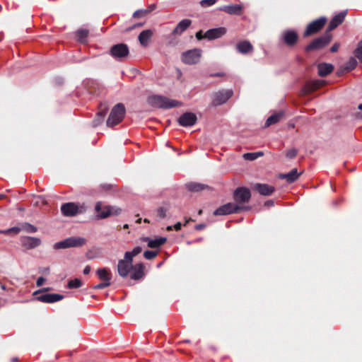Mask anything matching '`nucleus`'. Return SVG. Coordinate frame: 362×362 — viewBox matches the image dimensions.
Here are the masks:
<instances>
[{
  "instance_id": "1",
  "label": "nucleus",
  "mask_w": 362,
  "mask_h": 362,
  "mask_svg": "<svg viewBox=\"0 0 362 362\" xmlns=\"http://www.w3.org/2000/svg\"><path fill=\"white\" fill-rule=\"evenodd\" d=\"M147 102L153 107L163 109H170L182 105V103L178 100H172L167 97L158 95L149 96L147 99Z\"/></svg>"
},
{
  "instance_id": "2",
  "label": "nucleus",
  "mask_w": 362,
  "mask_h": 362,
  "mask_svg": "<svg viewBox=\"0 0 362 362\" xmlns=\"http://www.w3.org/2000/svg\"><path fill=\"white\" fill-rule=\"evenodd\" d=\"M332 40V33L325 32L324 35L313 39L305 46V50L307 52H310L315 50L322 49L327 47L331 42Z\"/></svg>"
},
{
  "instance_id": "3",
  "label": "nucleus",
  "mask_w": 362,
  "mask_h": 362,
  "mask_svg": "<svg viewBox=\"0 0 362 362\" xmlns=\"http://www.w3.org/2000/svg\"><path fill=\"white\" fill-rule=\"evenodd\" d=\"M126 112L125 107L122 103H118L113 107L107 120V126L112 127L122 121Z\"/></svg>"
},
{
  "instance_id": "4",
  "label": "nucleus",
  "mask_w": 362,
  "mask_h": 362,
  "mask_svg": "<svg viewBox=\"0 0 362 362\" xmlns=\"http://www.w3.org/2000/svg\"><path fill=\"white\" fill-rule=\"evenodd\" d=\"M86 243V240L81 237L72 236L62 241L56 243L53 245L54 250L67 249L71 247H82Z\"/></svg>"
},
{
  "instance_id": "5",
  "label": "nucleus",
  "mask_w": 362,
  "mask_h": 362,
  "mask_svg": "<svg viewBox=\"0 0 362 362\" xmlns=\"http://www.w3.org/2000/svg\"><path fill=\"white\" fill-rule=\"evenodd\" d=\"M250 208L249 206H240L235 203L229 202L216 209L214 212V216H225L230 214H238L243 211H247Z\"/></svg>"
},
{
  "instance_id": "6",
  "label": "nucleus",
  "mask_w": 362,
  "mask_h": 362,
  "mask_svg": "<svg viewBox=\"0 0 362 362\" xmlns=\"http://www.w3.org/2000/svg\"><path fill=\"white\" fill-rule=\"evenodd\" d=\"M86 211L85 205L74 202L64 203L61 206V212L64 216H74L78 214H83Z\"/></svg>"
},
{
  "instance_id": "7",
  "label": "nucleus",
  "mask_w": 362,
  "mask_h": 362,
  "mask_svg": "<svg viewBox=\"0 0 362 362\" xmlns=\"http://www.w3.org/2000/svg\"><path fill=\"white\" fill-rule=\"evenodd\" d=\"M327 21V18L325 16L313 21L307 25L303 33V37H306L318 33L324 28Z\"/></svg>"
},
{
  "instance_id": "8",
  "label": "nucleus",
  "mask_w": 362,
  "mask_h": 362,
  "mask_svg": "<svg viewBox=\"0 0 362 362\" xmlns=\"http://www.w3.org/2000/svg\"><path fill=\"white\" fill-rule=\"evenodd\" d=\"M95 211L97 213V218L98 219H103L107 218L112 214L117 215L120 214V209H114L110 206L103 205L101 202H98L95 206Z\"/></svg>"
},
{
  "instance_id": "9",
  "label": "nucleus",
  "mask_w": 362,
  "mask_h": 362,
  "mask_svg": "<svg viewBox=\"0 0 362 362\" xmlns=\"http://www.w3.org/2000/svg\"><path fill=\"white\" fill-rule=\"evenodd\" d=\"M233 197L235 204L243 206L250 200L251 192L247 187H239L235 189Z\"/></svg>"
},
{
  "instance_id": "10",
  "label": "nucleus",
  "mask_w": 362,
  "mask_h": 362,
  "mask_svg": "<svg viewBox=\"0 0 362 362\" xmlns=\"http://www.w3.org/2000/svg\"><path fill=\"white\" fill-rule=\"evenodd\" d=\"M110 54L115 59L122 61L128 57L129 54V47L124 43L117 44L111 47Z\"/></svg>"
},
{
  "instance_id": "11",
  "label": "nucleus",
  "mask_w": 362,
  "mask_h": 362,
  "mask_svg": "<svg viewBox=\"0 0 362 362\" xmlns=\"http://www.w3.org/2000/svg\"><path fill=\"white\" fill-rule=\"evenodd\" d=\"M49 288H43L42 290L34 292L33 295L36 296V300L42 303H52L64 298V296L58 293H45L39 295L41 292L48 291Z\"/></svg>"
},
{
  "instance_id": "12",
  "label": "nucleus",
  "mask_w": 362,
  "mask_h": 362,
  "mask_svg": "<svg viewBox=\"0 0 362 362\" xmlns=\"http://www.w3.org/2000/svg\"><path fill=\"white\" fill-rule=\"evenodd\" d=\"M233 95L232 90H221L216 92L213 97L212 105L218 106L226 103Z\"/></svg>"
},
{
  "instance_id": "13",
  "label": "nucleus",
  "mask_w": 362,
  "mask_h": 362,
  "mask_svg": "<svg viewBox=\"0 0 362 362\" xmlns=\"http://www.w3.org/2000/svg\"><path fill=\"white\" fill-rule=\"evenodd\" d=\"M201 57V50L193 49L188 50L182 54V61L186 64H195L198 63Z\"/></svg>"
},
{
  "instance_id": "14",
  "label": "nucleus",
  "mask_w": 362,
  "mask_h": 362,
  "mask_svg": "<svg viewBox=\"0 0 362 362\" xmlns=\"http://www.w3.org/2000/svg\"><path fill=\"white\" fill-rule=\"evenodd\" d=\"M21 243L23 248L33 250L39 247L42 244V241L37 237L23 236L21 238Z\"/></svg>"
},
{
  "instance_id": "15",
  "label": "nucleus",
  "mask_w": 362,
  "mask_h": 362,
  "mask_svg": "<svg viewBox=\"0 0 362 362\" xmlns=\"http://www.w3.org/2000/svg\"><path fill=\"white\" fill-rule=\"evenodd\" d=\"M197 121V115L190 112L183 113L177 119L179 124L182 127H192Z\"/></svg>"
},
{
  "instance_id": "16",
  "label": "nucleus",
  "mask_w": 362,
  "mask_h": 362,
  "mask_svg": "<svg viewBox=\"0 0 362 362\" xmlns=\"http://www.w3.org/2000/svg\"><path fill=\"white\" fill-rule=\"evenodd\" d=\"M283 41L288 47L295 46L298 40V35L296 31L288 30L282 34Z\"/></svg>"
},
{
  "instance_id": "17",
  "label": "nucleus",
  "mask_w": 362,
  "mask_h": 362,
  "mask_svg": "<svg viewBox=\"0 0 362 362\" xmlns=\"http://www.w3.org/2000/svg\"><path fill=\"white\" fill-rule=\"evenodd\" d=\"M346 16V11H341L334 16L330 21L325 32L331 33V31L341 25Z\"/></svg>"
},
{
  "instance_id": "18",
  "label": "nucleus",
  "mask_w": 362,
  "mask_h": 362,
  "mask_svg": "<svg viewBox=\"0 0 362 362\" xmlns=\"http://www.w3.org/2000/svg\"><path fill=\"white\" fill-rule=\"evenodd\" d=\"M252 189L257 192L261 195L269 196L271 195L274 191V187L262 183H256L252 186Z\"/></svg>"
},
{
  "instance_id": "19",
  "label": "nucleus",
  "mask_w": 362,
  "mask_h": 362,
  "mask_svg": "<svg viewBox=\"0 0 362 362\" xmlns=\"http://www.w3.org/2000/svg\"><path fill=\"white\" fill-rule=\"evenodd\" d=\"M226 33V29L223 27L212 28L205 33L206 39L212 40L221 37Z\"/></svg>"
},
{
  "instance_id": "20",
  "label": "nucleus",
  "mask_w": 362,
  "mask_h": 362,
  "mask_svg": "<svg viewBox=\"0 0 362 362\" xmlns=\"http://www.w3.org/2000/svg\"><path fill=\"white\" fill-rule=\"evenodd\" d=\"M218 10L230 15H240L242 12L243 6L240 4L226 5L219 7Z\"/></svg>"
},
{
  "instance_id": "21",
  "label": "nucleus",
  "mask_w": 362,
  "mask_h": 362,
  "mask_svg": "<svg viewBox=\"0 0 362 362\" xmlns=\"http://www.w3.org/2000/svg\"><path fill=\"white\" fill-rule=\"evenodd\" d=\"M132 266V264L128 263L125 260H119L117 264V271L119 275L123 278L127 277L131 271Z\"/></svg>"
},
{
  "instance_id": "22",
  "label": "nucleus",
  "mask_w": 362,
  "mask_h": 362,
  "mask_svg": "<svg viewBox=\"0 0 362 362\" xmlns=\"http://www.w3.org/2000/svg\"><path fill=\"white\" fill-rule=\"evenodd\" d=\"M325 83V81L323 80H315L312 81L307 82L304 87V91L305 94H309L320 87L323 86Z\"/></svg>"
},
{
  "instance_id": "23",
  "label": "nucleus",
  "mask_w": 362,
  "mask_h": 362,
  "mask_svg": "<svg viewBox=\"0 0 362 362\" xmlns=\"http://www.w3.org/2000/svg\"><path fill=\"white\" fill-rule=\"evenodd\" d=\"M192 24V21L189 19L182 20L177 26L172 31L174 35H182Z\"/></svg>"
},
{
  "instance_id": "24",
  "label": "nucleus",
  "mask_w": 362,
  "mask_h": 362,
  "mask_svg": "<svg viewBox=\"0 0 362 362\" xmlns=\"http://www.w3.org/2000/svg\"><path fill=\"white\" fill-rule=\"evenodd\" d=\"M132 271L130 276L134 280H139L141 279L144 275V267L142 264H136L134 266H132Z\"/></svg>"
},
{
  "instance_id": "25",
  "label": "nucleus",
  "mask_w": 362,
  "mask_h": 362,
  "mask_svg": "<svg viewBox=\"0 0 362 362\" xmlns=\"http://www.w3.org/2000/svg\"><path fill=\"white\" fill-rule=\"evenodd\" d=\"M153 31L150 29L144 30L140 33L138 37V40L140 44L146 47L148 45V42L153 36Z\"/></svg>"
},
{
  "instance_id": "26",
  "label": "nucleus",
  "mask_w": 362,
  "mask_h": 362,
  "mask_svg": "<svg viewBox=\"0 0 362 362\" xmlns=\"http://www.w3.org/2000/svg\"><path fill=\"white\" fill-rule=\"evenodd\" d=\"M236 49L240 53L245 54L253 50V46L249 41L243 40L236 45Z\"/></svg>"
},
{
  "instance_id": "27",
  "label": "nucleus",
  "mask_w": 362,
  "mask_h": 362,
  "mask_svg": "<svg viewBox=\"0 0 362 362\" xmlns=\"http://www.w3.org/2000/svg\"><path fill=\"white\" fill-rule=\"evenodd\" d=\"M317 69L319 76L325 77L334 70V66L331 64L321 63L318 64Z\"/></svg>"
},
{
  "instance_id": "28",
  "label": "nucleus",
  "mask_w": 362,
  "mask_h": 362,
  "mask_svg": "<svg viewBox=\"0 0 362 362\" xmlns=\"http://www.w3.org/2000/svg\"><path fill=\"white\" fill-rule=\"evenodd\" d=\"M144 240L148 242V247L151 248H158L165 243L167 238L165 237H159L154 240H151L149 238H145Z\"/></svg>"
},
{
  "instance_id": "29",
  "label": "nucleus",
  "mask_w": 362,
  "mask_h": 362,
  "mask_svg": "<svg viewBox=\"0 0 362 362\" xmlns=\"http://www.w3.org/2000/svg\"><path fill=\"white\" fill-rule=\"evenodd\" d=\"M300 175V173H298L297 169L293 168L288 173L280 175V178L286 180L288 183H292L298 178Z\"/></svg>"
},
{
  "instance_id": "30",
  "label": "nucleus",
  "mask_w": 362,
  "mask_h": 362,
  "mask_svg": "<svg viewBox=\"0 0 362 362\" xmlns=\"http://www.w3.org/2000/svg\"><path fill=\"white\" fill-rule=\"evenodd\" d=\"M97 275L98 278L105 282H110L112 279V274L107 268H100L97 270Z\"/></svg>"
},
{
  "instance_id": "31",
  "label": "nucleus",
  "mask_w": 362,
  "mask_h": 362,
  "mask_svg": "<svg viewBox=\"0 0 362 362\" xmlns=\"http://www.w3.org/2000/svg\"><path fill=\"white\" fill-rule=\"evenodd\" d=\"M107 112V107L105 105H100V110L98 112L96 115L98 117H100V119H94L93 121V124L94 127H97L104 120V117H105Z\"/></svg>"
},
{
  "instance_id": "32",
  "label": "nucleus",
  "mask_w": 362,
  "mask_h": 362,
  "mask_svg": "<svg viewBox=\"0 0 362 362\" xmlns=\"http://www.w3.org/2000/svg\"><path fill=\"white\" fill-rule=\"evenodd\" d=\"M283 115L284 113L282 112H279L269 117L265 122V127H268L272 124L279 122L280 119L283 117Z\"/></svg>"
},
{
  "instance_id": "33",
  "label": "nucleus",
  "mask_w": 362,
  "mask_h": 362,
  "mask_svg": "<svg viewBox=\"0 0 362 362\" xmlns=\"http://www.w3.org/2000/svg\"><path fill=\"white\" fill-rule=\"evenodd\" d=\"M89 32L86 29H78L76 32V36L77 38V41L81 43H86L87 37L88 36Z\"/></svg>"
},
{
  "instance_id": "34",
  "label": "nucleus",
  "mask_w": 362,
  "mask_h": 362,
  "mask_svg": "<svg viewBox=\"0 0 362 362\" xmlns=\"http://www.w3.org/2000/svg\"><path fill=\"white\" fill-rule=\"evenodd\" d=\"M206 187L204 185L197 182H189L186 185V188L190 192H200Z\"/></svg>"
},
{
  "instance_id": "35",
  "label": "nucleus",
  "mask_w": 362,
  "mask_h": 362,
  "mask_svg": "<svg viewBox=\"0 0 362 362\" xmlns=\"http://www.w3.org/2000/svg\"><path fill=\"white\" fill-rule=\"evenodd\" d=\"M264 155L262 151H258L255 153H246L243 154V158L247 160H254L259 157H261Z\"/></svg>"
},
{
  "instance_id": "36",
  "label": "nucleus",
  "mask_w": 362,
  "mask_h": 362,
  "mask_svg": "<svg viewBox=\"0 0 362 362\" xmlns=\"http://www.w3.org/2000/svg\"><path fill=\"white\" fill-rule=\"evenodd\" d=\"M21 230L30 233L37 231V228L35 226L27 222L21 224Z\"/></svg>"
},
{
  "instance_id": "37",
  "label": "nucleus",
  "mask_w": 362,
  "mask_h": 362,
  "mask_svg": "<svg viewBox=\"0 0 362 362\" xmlns=\"http://www.w3.org/2000/svg\"><path fill=\"white\" fill-rule=\"evenodd\" d=\"M83 285V282L79 279H74L69 281L68 282V288H80Z\"/></svg>"
},
{
  "instance_id": "38",
  "label": "nucleus",
  "mask_w": 362,
  "mask_h": 362,
  "mask_svg": "<svg viewBox=\"0 0 362 362\" xmlns=\"http://www.w3.org/2000/svg\"><path fill=\"white\" fill-rule=\"evenodd\" d=\"M148 14V11L145 9H140L136 11L133 13V18H141L146 17Z\"/></svg>"
},
{
  "instance_id": "39",
  "label": "nucleus",
  "mask_w": 362,
  "mask_h": 362,
  "mask_svg": "<svg viewBox=\"0 0 362 362\" xmlns=\"http://www.w3.org/2000/svg\"><path fill=\"white\" fill-rule=\"evenodd\" d=\"M356 65H357L356 59H354V57H351V58L349 59V60L348 61V62L346 64V69L347 71H351L354 69H355Z\"/></svg>"
},
{
  "instance_id": "40",
  "label": "nucleus",
  "mask_w": 362,
  "mask_h": 362,
  "mask_svg": "<svg viewBox=\"0 0 362 362\" xmlns=\"http://www.w3.org/2000/svg\"><path fill=\"white\" fill-rule=\"evenodd\" d=\"M157 255H158L157 251L146 250L144 253V257L146 259H153L157 256Z\"/></svg>"
},
{
  "instance_id": "41",
  "label": "nucleus",
  "mask_w": 362,
  "mask_h": 362,
  "mask_svg": "<svg viewBox=\"0 0 362 362\" xmlns=\"http://www.w3.org/2000/svg\"><path fill=\"white\" fill-rule=\"evenodd\" d=\"M217 2V0H202L199 4L203 8H206L214 5Z\"/></svg>"
},
{
  "instance_id": "42",
  "label": "nucleus",
  "mask_w": 362,
  "mask_h": 362,
  "mask_svg": "<svg viewBox=\"0 0 362 362\" xmlns=\"http://www.w3.org/2000/svg\"><path fill=\"white\" fill-rule=\"evenodd\" d=\"M355 56L362 62V40L359 42L358 47L354 52Z\"/></svg>"
},
{
  "instance_id": "43",
  "label": "nucleus",
  "mask_w": 362,
  "mask_h": 362,
  "mask_svg": "<svg viewBox=\"0 0 362 362\" xmlns=\"http://www.w3.org/2000/svg\"><path fill=\"white\" fill-rule=\"evenodd\" d=\"M168 211V209L165 207H159L157 209V216L160 218H164L166 216V213Z\"/></svg>"
},
{
  "instance_id": "44",
  "label": "nucleus",
  "mask_w": 362,
  "mask_h": 362,
  "mask_svg": "<svg viewBox=\"0 0 362 362\" xmlns=\"http://www.w3.org/2000/svg\"><path fill=\"white\" fill-rule=\"evenodd\" d=\"M21 230H22L21 226V227H18V226L12 227L11 228L5 230V235H9L11 233L18 234L20 233Z\"/></svg>"
},
{
  "instance_id": "45",
  "label": "nucleus",
  "mask_w": 362,
  "mask_h": 362,
  "mask_svg": "<svg viewBox=\"0 0 362 362\" xmlns=\"http://www.w3.org/2000/svg\"><path fill=\"white\" fill-rule=\"evenodd\" d=\"M298 153V151L296 148H291L286 151V156L290 159L294 158Z\"/></svg>"
},
{
  "instance_id": "46",
  "label": "nucleus",
  "mask_w": 362,
  "mask_h": 362,
  "mask_svg": "<svg viewBox=\"0 0 362 362\" xmlns=\"http://www.w3.org/2000/svg\"><path fill=\"white\" fill-rule=\"evenodd\" d=\"M111 283L110 282H102V283H100L97 285H95L93 286L92 288L93 289H103V288H105L106 287H108L109 286H110Z\"/></svg>"
},
{
  "instance_id": "47",
  "label": "nucleus",
  "mask_w": 362,
  "mask_h": 362,
  "mask_svg": "<svg viewBox=\"0 0 362 362\" xmlns=\"http://www.w3.org/2000/svg\"><path fill=\"white\" fill-rule=\"evenodd\" d=\"M134 256L131 252H126L124 254V259L123 260L127 261L128 263L132 264L133 257Z\"/></svg>"
},
{
  "instance_id": "48",
  "label": "nucleus",
  "mask_w": 362,
  "mask_h": 362,
  "mask_svg": "<svg viewBox=\"0 0 362 362\" xmlns=\"http://www.w3.org/2000/svg\"><path fill=\"white\" fill-rule=\"evenodd\" d=\"M340 47V43L339 42H335L332 46V47L330 48V52L334 53V52H337L339 49Z\"/></svg>"
},
{
  "instance_id": "49",
  "label": "nucleus",
  "mask_w": 362,
  "mask_h": 362,
  "mask_svg": "<svg viewBox=\"0 0 362 362\" xmlns=\"http://www.w3.org/2000/svg\"><path fill=\"white\" fill-rule=\"evenodd\" d=\"M142 251V248L141 247H134L132 251H131V252L132 253V255L135 257L137 255H139V253H141Z\"/></svg>"
},
{
  "instance_id": "50",
  "label": "nucleus",
  "mask_w": 362,
  "mask_h": 362,
  "mask_svg": "<svg viewBox=\"0 0 362 362\" xmlns=\"http://www.w3.org/2000/svg\"><path fill=\"white\" fill-rule=\"evenodd\" d=\"M196 38L198 40H201L202 39H204L206 38L205 37V34L203 35V32L202 30H199L198 32H197L196 35Z\"/></svg>"
},
{
  "instance_id": "51",
  "label": "nucleus",
  "mask_w": 362,
  "mask_h": 362,
  "mask_svg": "<svg viewBox=\"0 0 362 362\" xmlns=\"http://www.w3.org/2000/svg\"><path fill=\"white\" fill-rule=\"evenodd\" d=\"M45 281V279L42 276H40L37 279V281H36V284L37 286H41L44 282Z\"/></svg>"
},
{
  "instance_id": "52",
  "label": "nucleus",
  "mask_w": 362,
  "mask_h": 362,
  "mask_svg": "<svg viewBox=\"0 0 362 362\" xmlns=\"http://www.w3.org/2000/svg\"><path fill=\"white\" fill-rule=\"evenodd\" d=\"M226 75L224 72H217L210 74L211 77H223Z\"/></svg>"
},
{
  "instance_id": "53",
  "label": "nucleus",
  "mask_w": 362,
  "mask_h": 362,
  "mask_svg": "<svg viewBox=\"0 0 362 362\" xmlns=\"http://www.w3.org/2000/svg\"><path fill=\"white\" fill-rule=\"evenodd\" d=\"M206 228V224L200 223L195 226L194 228L197 230H202Z\"/></svg>"
},
{
  "instance_id": "54",
  "label": "nucleus",
  "mask_w": 362,
  "mask_h": 362,
  "mask_svg": "<svg viewBox=\"0 0 362 362\" xmlns=\"http://www.w3.org/2000/svg\"><path fill=\"white\" fill-rule=\"evenodd\" d=\"M358 108L361 112H359L357 113V117L359 118V119H362V103L358 105Z\"/></svg>"
},
{
  "instance_id": "55",
  "label": "nucleus",
  "mask_w": 362,
  "mask_h": 362,
  "mask_svg": "<svg viewBox=\"0 0 362 362\" xmlns=\"http://www.w3.org/2000/svg\"><path fill=\"white\" fill-rule=\"evenodd\" d=\"M174 229L177 231L180 230L182 228V224L180 222H177V223H175L173 226Z\"/></svg>"
},
{
  "instance_id": "56",
  "label": "nucleus",
  "mask_w": 362,
  "mask_h": 362,
  "mask_svg": "<svg viewBox=\"0 0 362 362\" xmlns=\"http://www.w3.org/2000/svg\"><path fill=\"white\" fill-rule=\"evenodd\" d=\"M274 204V202L272 200H267L264 202V206H273Z\"/></svg>"
},
{
  "instance_id": "57",
  "label": "nucleus",
  "mask_w": 362,
  "mask_h": 362,
  "mask_svg": "<svg viewBox=\"0 0 362 362\" xmlns=\"http://www.w3.org/2000/svg\"><path fill=\"white\" fill-rule=\"evenodd\" d=\"M156 8V5L155 4H151L148 6V8L147 9H145L146 11H148V14L153 11L154 9Z\"/></svg>"
},
{
  "instance_id": "58",
  "label": "nucleus",
  "mask_w": 362,
  "mask_h": 362,
  "mask_svg": "<svg viewBox=\"0 0 362 362\" xmlns=\"http://www.w3.org/2000/svg\"><path fill=\"white\" fill-rule=\"evenodd\" d=\"M90 272V267L86 266L83 269V274H88Z\"/></svg>"
},
{
  "instance_id": "59",
  "label": "nucleus",
  "mask_w": 362,
  "mask_h": 362,
  "mask_svg": "<svg viewBox=\"0 0 362 362\" xmlns=\"http://www.w3.org/2000/svg\"><path fill=\"white\" fill-rule=\"evenodd\" d=\"M189 221H194V219L189 218V219H187L185 222V223L183 224L184 226H187V224L189 222Z\"/></svg>"
},
{
  "instance_id": "60",
  "label": "nucleus",
  "mask_w": 362,
  "mask_h": 362,
  "mask_svg": "<svg viewBox=\"0 0 362 362\" xmlns=\"http://www.w3.org/2000/svg\"><path fill=\"white\" fill-rule=\"evenodd\" d=\"M143 25H144V23H138V24L135 25L133 28L142 26Z\"/></svg>"
},
{
  "instance_id": "61",
  "label": "nucleus",
  "mask_w": 362,
  "mask_h": 362,
  "mask_svg": "<svg viewBox=\"0 0 362 362\" xmlns=\"http://www.w3.org/2000/svg\"><path fill=\"white\" fill-rule=\"evenodd\" d=\"M18 361V358H13L11 359V361H12V362H16V361Z\"/></svg>"
},
{
  "instance_id": "62",
  "label": "nucleus",
  "mask_w": 362,
  "mask_h": 362,
  "mask_svg": "<svg viewBox=\"0 0 362 362\" xmlns=\"http://www.w3.org/2000/svg\"><path fill=\"white\" fill-rule=\"evenodd\" d=\"M173 229V227L172 226H168L167 227V230H171Z\"/></svg>"
},
{
  "instance_id": "63",
  "label": "nucleus",
  "mask_w": 362,
  "mask_h": 362,
  "mask_svg": "<svg viewBox=\"0 0 362 362\" xmlns=\"http://www.w3.org/2000/svg\"><path fill=\"white\" fill-rule=\"evenodd\" d=\"M0 233L5 234V230H0Z\"/></svg>"
},
{
  "instance_id": "64",
  "label": "nucleus",
  "mask_w": 362,
  "mask_h": 362,
  "mask_svg": "<svg viewBox=\"0 0 362 362\" xmlns=\"http://www.w3.org/2000/svg\"><path fill=\"white\" fill-rule=\"evenodd\" d=\"M141 222V218H139L137 221H136V223H140Z\"/></svg>"
}]
</instances>
